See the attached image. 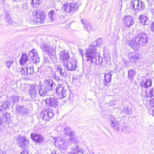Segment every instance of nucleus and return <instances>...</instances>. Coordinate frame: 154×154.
<instances>
[{"label":"nucleus","mask_w":154,"mask_h":154,"mask_svg":"<svg viewBox=\"0 0 154 154\" xmlns=\"http://www.w3.org/2000/svg\"><path fill=\"white\" fill-rule=\"evenodd\" d=\"M90 154H95L93 152H90Z\"/></svg>","instance_id":"nucleus-56"},{"label":"nucleus","mask_w":154,"mask_h":154,"mask_svg":"<svg viewBox=\"0 0 154 154\" xmlns=\"http://www.w3.org/2000/svg\"><path fill=\"white\" fill-rule=\"evenodd\" d=\"M17 140L19 143L20 146L23 147L27 146L29 145V142L25 137L20 136L17 137Z\"/></svg>","instance_id":"nucleus-18"},{"label":"nucleus","mask_w":154,"mask_h":154,"mask_svg":"<svg viewBox=\"0 0 154 154\" xmlns=\"http://www.w3.org/2000/svg\"><path fill=\"white\" fill-rule=\"evenodd\" d=\"M4 121V118L0 116V125H2L3 124Z\"/></svg>","instance_id":"nucleus-50"},{"label":"nucleus","mask_w":154,"mask_h":154,"mask_svg":"<svg viewBox=\"0 0 154 154\" xmlns=\"http://www.w3.org/2000/svg\"><path fill=\"white\" fill-rule=\"evenodd\" d=\"M67 92L63 84H59L56 86V94L60 99L66 97Z\"/></svg>","instance_id":"nucleus-6"},{"label":"nucleus","mask_w":154,"mask_h":154,"mask_svg":"<svg viewBox=\"0 0 154 154\" xmlns=\"http://www.w3.org/2000/svg\"><path fill=\"white\" fill-rule=\"evenodd\" d=\"M0 154H6L5 152L0 149Z\"/></svg>","instance_id":"nucleus-54"},{"label":"nucleus","mask_w":154,"mask_h":154,"mask_svg":"<svg viewBox=\"0 0 154 154\" xmlns=\"http://www.w3.org/2000/svg\"><path fill=\"white\" fill-rule=\"evenodd\" d=\"M28 4L26 3H24L23 4L22 8L24 10H26L27 8Z\"/></svg>","instance_id":"nucleus-49"},{"label":"nucleus","mask_w":154,"mask_h":154,"mask_svg":"<svg viewBox=\"0 0 154 154\" xmlns=\"http://www.w3.org/2000/svg\"><path fill=\"white\" fill-rule=\"evenodd\" d=\"M45 102L49 106L56 107L58 105L57 100L54 95L48 96Z\"/></svg>","instance_id":"nucleus-10"},{"label":"nucleus","mask_w":154,"mask_h":154,"mask_svg":"<svg viewBox=\"0 0 154 154\" xmlns=\"http://www.w3.org/2000/svg\"><path fill=\"white\" fill-rule=\"evenodd\" d=\"M55 84L51 79H46L43 82L42 85L41 86L43 87L44 89L48 91H51L53 89V87Z\"/></svg>","instance_id":"nucleus-9"},{"label":"nucleus","mask_w":154,"mask_h":154,"mask_svg":"<svg viewBox=\"0 0 154 154\" xmlns=\"http://www.w3.org/2000/svg\"><path fill=\"white\" fill-rule=\"evenodd\" d=\"M31 4L34 8H37L40 5L41 0H32Z\"/></svg>","instance_id":"nucleus-33"},{"label":"nucleus","mask_w":154,"mask_h":154,"mask_svg":"<svg viewBox=\"0 0 154 154\" xmlns=\"http://www.w3.org/2000/svg\"><path fill=\"white\" fill-rule=\"evenodd\" d=\"M41 117L45 121L49 120L54 116V114L52 109H44L40 113Z\"/></svg>","instance_id":"nucleus-8"},{"label":"nucleus","mask_w":154,"mask_h":154,"mask_svg":"<svg viewBox=\"0 0 154 154\" xmlns=\"http://www.w3.org/2000/svg\"><path fill=\"white\" fill-rule=\"evenodd\" d=\"M62 8L64 11L72 14L77 11L78 8V6L76 3L68 2L65 4Z\"/></svg>","instance_id":"nucleus-3"},{"label":"nucleus","mask_w":154,"mask_h":154,"mask_svg":"<svg viewBox=\"0 0 154 154\" xmlns=\"http://www.w3.org/2000/svg\"><path fill=\"white\" fill-rule=\"evenodd\" d=\"M48 17L50 20L52 21L55 19L56 15L55 14V11L54 10H51L48 13Z\"/></svg>","instance_id":"nucleus-31"},{"label":"nucleus","mask_w":154,"mask_h":154,"mask_svg":"<svg viewBox=\"0 0 154 154\" xmlns=\"http://www.w3.org/2000/svg\"><path fill=\"white\" fill-rule=\"evenodd\" d=\"M131 8L134 11H141L144 9V3L138 0H134L131 3Z\"/></svg>","instance_id":"nucleus-5"},{"label":"nucleus","mask_w":154,"mask_h":154,"mask_svg":"<svg viewBox=\"0 0 154 154\" xmlns=\"http://www.w3.org/2000/svg\"><path fill=\"white\" fill-rule=\"evenodd\" d=\"M56 151H54L52 152V153H51V154H56Z\"/></svg>","instance_id":"nucleus-55"},{"label":"nucleus","mask_w":154,"mask_h":154,"mask_svg":"<svg viewBox=\"0 0 154 154\" xmlns=\"http://www.w3.org/2000/svg\"><path fill=\"white\" fill-rule=\"evenodd\" d=\"M63 132L65 135L69 136V139L72 140H74L76 137L74 132L69 128H65L63 130Z\"/></svg>","instance_id":"nucleus-15"},{"label":"nucleus","mask_w":154,"mask_h":154,"mask_svg":"<svg viewBox=\"0 0 154 154\" xmlns=\"http://www.w3.org/2000/svg\"><path fill=\"white\" fill-rule=\"evenodd\" d=\"M102 39L100 38L92 42L90 45L89 48L87 49L95 48L100 46L103 43Z\"/></svg>","instance_id":"nucleus-21"},{"label":"nucleus","mask_w":154,"mask_h":154,"mask_svg":"<svg viewBox=\"0 0 154 154\" xmlns=\"http://www.w3.org/2000/svg\"><path fill=\"white\" fill-rule=\"evenodd\" d=\"M85 29L88 32H90L92 30L91 25L90 23H88L84 26Z\"/></svg>","instance_id":"nucleus-39"},{"label":"nucleus","mask_w":154,"mask_h":154,"mask_svg":"<svg viewBox=\"0 0 154 154\" xmlns=\"http://www.w3.org/2000/svg\"><path fill=\"white\" fill-rule=\"evenodd\" d=\"M78 77L77 76H75L73 77L72 82H73L74 81L77 80L78 79Z\"/></svg>","instance_id":"nucleus-53"},{"label":"nucleus","mask_w":154,"mask_h":154,"mask_svg":"<svg viewBox=\"0 0 154 154\" xmlns=\"http://www.w3.org/2000/svg\"><path fill=\"white\" fill-rule=\"evenodd\" d=\"M135 72L132 69H130L128 72V75L129 78L131 79L133 78V76L135 75Z\"/></svg>","instance_id":"nucleus-41"},{"label":"nucleus","mask_w":154,"mask_h":154,"mask_svg":"<svg viewBox=\"0 0 154 154\" xmlns=\"http://www.w3.org/2000/svg\"><path fill=\"white\" fill-rule=\"evenodd\" d=\"M29 56L31 58L34 63H36L39 62L40 58L38 57L37 51L36 50L33 49L30 51Z\"/></svg>","instance_id":"nucleus-16"},{"label":"nucleus","mask_w":154,"mask_h":154,"mask_svg":"<svg viewBox=\"0 0 154 154\" xmlns=\"http://www.w3.org/2000/svg\"><path fill=\"white\" fill-rule=\"evenodd\" d=\"M5 21L8 25H11L13 21L11 18L10 16L8 13L6 14L5 15Z\"/></svg>","instance_id":"nucleus-30"},{"label":"nucleus","mask_w":154,"mask_h":154,"mask_svg":"<svg viewBox=\"0 0 154 154\" xmlns=\"http://www.w3.org/2000/svg\"><path fill=\"white\" fill-rule=\"evenodd\" d=\"M151 30L153 32H154V21L152 23L150 26Z\"/></svg>","instance_id":"nucleus-51"},{"label":"nucleus","mask_w":154,"mask_h":154,"mask_svg":"<svg viewBox=\"0 0 154 154\" xmlns=\"http://www.w3.org/2000/svg\"><path fill=\"white\" fill-rule=\"evenodd\" d=\"M122 130L125 132L130 133L131 131V129L128 126H124L122 128Z\"/></svg>","instance_id":"nucleus-42"},{"label":"nucleus","mask_w":154,"mask_h":154,"mask_svg":"<svg viewBox=\"0 0 154 154\" xmlns=\"http://www.w3.org/2000/svg\"><path fill=\"white\" fill-rule=\"evenodd\" d=\"M129 59L130 62L136 64V62L139 60V56L133 54H129Z\"/></svg>","instance_id":"nucleus-23"},{"label":"nucleus","mask_w":154,"mask_h":154,"mask_svg":"<svg viewBox=\"0 0 154 154\" xmlns=\"http://www.w3.org/2000/svg\"><path fill=\"white\" fill-rule=\"evenodd\" d=\"M132 109L129 107H125L122 111V113H124L126 114H130L131 113Z\"/></svg>","instance_id":"nucleus-32"},{"label":"nucleus","mask_w":154,"mask_h":154,"mask_svg":"<svg viewBox=\"0 0 154 154\" xmlns=\"http://www.w3.org/2000/svg\"><path fill=\"white\" fill-rule=\"evenodd\" d=\"M29 150L28 147L23 148L22 152H21L20 154H29Z\"/></svg>","instance_id":"nucleus-45"},{"label":"nucleus","mask_w":154,"mask_h":154,"mask_svg":"<svg viewBox=\"0 0 154 154\" xmlns=\"http://www.w3.org/2000/svg\"><path fill=\"white\" fill-rule=\"evenodd\" d=\"M28 56L26 53L22 54V56L19 60L20 63L21 65H24L28 61Z\"/></svg>","instance_id":"nucleus-26"},{"label":"nucleus","mask_w":154,"mask_h":154,"mask_svg":"<svg viewBox=\"0 0 154 154\" xmlns=\"http://www.w3.org/2000/svg\"><path fill=\"white\" fill-rule=\"evenodd\" d=\"M112 72L110 70L108 73H106L104 76L103 82L104 85L106 86L110 85L112 75Z\"/></svg>","instance_id":"nucleus-17"},{"label":"nucleus","mask_w":154,"mask_h":154,"mask_svg":"<svg viewBox=\"0 0 154 154\" xmlns=\"http://www.w3.org/2000/svg\"><path fill=\"white\" fill-rule=\"evenodd\" d=\"M14 62V60H8L6 61V66L8 68H11V65L12 63Z\"/></svg>","instance_id":"nucleus-44"},{"label":"nucleus","mask_w":154,"mask_h":154,"mask_svg":"<svg viewBox=\"0 0 154 154\" xmlns=\"http://www.w3.org/2000/svg\"><path fill=\"white\" fill-rule=\"evenodd\" d=\"M45 13L43 11H38L33 14V17L36 19L38 23H43L44 22Z\"/></svg>","instance_id":"nucleus-11"},{"label":"nucleus","mask_w":154,"mask_h":154,"mask_svg":"<svg viewBox=\"0 0 154 154\" xmlns=\"http://www.w3.org/2000/svg\"><path fill=\"white\" fill-rule=\"evenodd\" d=\"M140 20L141 23L144 25H148L149 20V18L144 15H141L140 17Z\"/></svg>","instance_id":"nucleus-27"},{"label":"nucleus","mask_w":154,"mask_h":154,"mask_svg":"<svg viewBox=\"0 0 154 154\" xmlns=\"http://www.w3.org/2000/svg\"><path fill=\"white\" fill-rule=\"evenodd\" d=\"M9 99L11 102L13 103V104L17 102L19 99L18 97L16 95H13L10 97Z\"/></svg>","instance_id":"nucleus-34"},{"label":"nucleus","mask_w":154,"mask_h":154,"mask_svg":"<svg viewBox=\"0 0 154 154\" xmlns=\"http://www.w3.org/2000/svg\"><path fill=\"white\" fill-rule=\"evenodd\" d=\"M148 39L147 35L141 32L133 37L130 44L134 48H136L139 45H145L147 43Z\"/></svg>","instance_id":"nucleus-1"},{"label":"nucleus","mask_w":154,"mask_h":154,"mask_svg":"<svg viewBox=\"0 0 154 154\" xmlns=\"http://www.w3.org/2000/svg\"><path fill=\"white\" fill-rule=\"evenodd\" d=\"M4 118V120L5 123L6 122H9L10 121L11 116L10 114L8 113H6L3 116H2Z\"/></svg>","instance_id":"nucleus-35"},{"label":"nucleus","mask_w":154,"mask_h":154,"mask_svg":"<svg viewBox=\"0 0 154 154\" xmlns=\"http://www.w3.org/2000/svg\"><path fill=\"white\" fill-rule=\"evenodd\" d=\"M40 88L39 90V94L42 97H44L46 96L48 94L47 92L48 91L44 89L43 87L39 86Z\"/></svg>","instance_id":"nucleus-29"},{"label":"nucleus","mask_w":154,"mask_h":154,"mask_svg":"<svg viewBox=\"0 0 154 154\" xmlns=\"http://www.w3.org/2000/svg\"><path fill=\"white\" fill-rule=\"evenodd\" d=\"M29 94L30 97L32 98H34L37 96L38 90L36 89V86L35 85L32 84L31 86Z\"/></svg>","instance_id":"nucleus-19"},{"label":"nucleus","mask_w":154,"mask_h":154,"mask_svg":"<svg viewBox=\"0 0 154 154\" xmlns=\"http://www.w3.org/2000/svg\"><path fill=\"white\" fill-rule=\"evenodd\" d=\"M152 13L154 14V9L152 10Z\"/></svg>","instance_id":"nucleus-57"},{"label":"nucleus","mask_w":154,"mask_h":154,"mask_svg":"<svg viewBox=\"0 0 154 154\" xmlns=\"http://www.w3.org/2000/svg\"><path fill=\"white\" fill-rule=\"evenodd\" d=\"M5 110V109L4 108V107L2 106V105L0 106V112H3Z\"/></svg>","instance_id":"nucleus-52"},{"label":"nucleus","mask_w":154,"mask_h":154,"mask_svg":"<svg viewBox=\"0 0 154 154\" xmlns=\"http://www.w3.org/2000/svg\"><path fill=\"white\" fill-rule=\"evenodd\" d=\"M20 72L21 74L23 75L26 76L28 75V72L27 70V67L26 68H20Z\"/></svg>","instance_id":"nucleus-37"},{"label":"nucleus","mask_w":154,"mask_h":154,"mask_svg":"<svg viewBox=\"0 0 154 154\" xmlns=\"http://www.w3.org/2000/svg\"><path fill=\"white\" fill-rule=\"evenodd\" d=\"M10 105V102L8 101H7L4 102L2 106L4 107V108L6 110L8 109H9Z\"/></svg>","instance_id":"nucleus-40"},{"label":"nucleus","mask_w":154,"mask_h":154,"mask_svg":"<svg viewBox=\"0 0 154 154\" xmlns=\"http://www.w3.org/2000/svg\"><path fill=\"white\" fill-rule=\"evenodd\" d=\"M23 106H21L19 105H17L16 106V110L17 112V113H21L22 114L23 110Z\"/></svg>","instance_id":"nucleus-38"},{"label":"nucleus","mask_w":154,"mask_h":154,"mask_svg":"<svg viewBox=\"0 0 154 154\" xmlns=\"http://www.w3.org/2000/svg\"><path fill=\"white\" fill-rule=\"evenodd\" d=\"M146 97H151L152 96H154V88L150 89L146 92Z\"/></svg>","instance_id":"nucleus-36"},{"label":"nucleus","mask_w":154,"mask_h":154,"mask_svg":"<svg viewBox=\"0 0 154 154\" xmlns=\"http://www.w3.org/2000/svg\"><path fill=\"white\" fill-rule=\"evenodd\" d=\"M68 61H64L63 66L64 68L68 70L72 71L76 68V62L73 60L70 61L69 63Z\"/></svg>","instance_id":"nucleus-14"},{"label":"nucleus","mask_w":154,"mask_h":154,"mask_svg":"<svg viewBox=\"0 0 154 154\" xmlns=\"http://www.w3.org/2000/svg\"><path fill=\"white\" fill-rule=\"evenodd\" d=\"M81 22L84 24V26L88 24L87 20L85 19H83L81 20Z\"/></svg>","instance_id":"nucleus-48"},{"label":"nucleus","mask_w":154,"mask_h":154,"mask_svg":"<svg viewBox=\"0 0 154 154\" xmlns=\"http://www.w3.org/2000/svg\"><path fill=\"white\" fill-rule=\"evenodd\" d=\"M121 120L122 118L117 116H115L114 117L111 116L109 118V122L111 127L116 131H118L119 129V122Z\"/></svg>","instance_id":"nucleus-7"},{"label":"nucleus","mask_w":154,"mask_h":154,"mask_svg":"<svg viewBox=\"0 0 154 154\" xmlns=\"http://www.w3.org/2000/svg\"><path fill=\"white\" fill-rule=\"evenodd\" d=\"M69 57V53L68 51H65L60 53V58L61 60H63V62L68 61Z\"/></svg>","instance_id":"nucleus-22"},{"label":"nucleus","mask_w":154,"mask_h":154,"mask_svg":"<svg viewBox=\"0 0 154 154\" xmlns=\"http://www.w3.org/2000/svg\"><path fill=\"white\" fill-rule=\"evenodd\" d=\"M29 112V110L28 108L25 109L23 107V109L22 112V114L25 115L28 113Z\"/></svg>","instance_id":"nucleus-46"},{"label":"nucleus","mask_w":154,"mask_h":154,"mask_svg":"<svg viewBox=\"0 0 154 154\" xmlns=\"http://www.w3.org/2000/svg\"><path fill=\"white\" fill-rule=\"evenodd\" d=\"M40 47L43 52H45L47 53L51 58L55 55V52L54 48L52 46H50L46 43H43L42 45H40Z\"/></svg>","instance_id":"nucleus-4"},{"label":"nucleus","mask_w":154,"mask_h":154,"mask_svg":"<svg viewBox=\"0 0 154 154\" xmlns=\"http://www.w3.org/2000/svg\"><path fill=\"white\" fill-rule=\"evenodd\" d=\"M133 17L131 16H125L123 18V23L125 26L130 28L134 23Z\"/></svg>","instance_id":"nucleus-12"},{"label":"nucleus","mask_w":154,"mask_h":154,"mask_svg":"<svg viewBox=\"0 0 154 154\" xmlns=\"http://www.w3.org/2000/svg\"><path fill=\"white\" fill-rule=\"evenodd\" d=\"M27 70L28 73V75L33 74L34 73V71L33 67H27Z\"/></svg>","instance_id":"nucleus-43"},{"label":"nucleus","mask_w":154,"mask_h":154,"mask_svg":"<svg viewBox=\"0 0 154 154\" xmlns=\"http://www.w3.org/2000/svg\"><path fill=\"white\" fill-rule=\"evenodd\" d=\"M86 56L90 60L91 63L94 62L97 63H101L103 61L102 58L98 56L96 48L87 49Z\"/></svg>","instance_id":"nucleus-2"},{"label":"nucleus","mask_w":154,"mask_h":154,"mask_svg":"<svg viewBox=\"0 0 154 154\" xmlns=\"http://www.w3.org/2000/svg\"><path fill=\"white\" fill-rule=\"evenodd\" d=\"M151 85L152 81L149 79H145L141 82V86L145 88L150 87Z\"/></svg>","instance_id":"nucleus-24"},{"label":"nucleus","mask_w":154,"mask_h":154,"mask_svg":"<svg viewBox=\"0 0 154 154\" xmlns=\"http://www.w3.org/2000/svg\"><path fill=\"white\" fill-rule=\"evenodd\" d=\"M31 137L33 141L38 143H42L44 141L43 136L40 134L33 133L31 134Z\"/></svg>","instance_id":"nucleus-13"},{"label":"nucleus","mask_w":154,"mask_h":154,"mask_svg":"<svg viewBox=\"0 0 154 154\" xmlns=\"http://www.w3.org/2000/svg\"><path fill=\"white\" fill-rule=\"evenodd\" d=\"M32 19H31L29 23L30 24H34L37 23L38 22H37L36 19H34L33 17V16L32 17Z\"/></svg>","instance_id":"nucleus-47"},{"label":"nucleus","mask_w":154,"mask_h":154,"mask_svg":"<svg viewBox=\"0 0 154 154\" xmlns=\"http://www.w3.org/2000/svg\"><path fill=\"white\" fill-rule=\"evenodd\" d=\"M72 141L70 139H67L64 142L59 144L58 146V148L61 150L64 149L66 150L68 146L71 144V141Z\"/></svg>","instance_id":"nucleus-20"},{"label":"nucleus","mask_w":154,"mask_h":154,"mask_svg":"<svg viewBox=\"0 0 154 154\" xmlns=\"http://www.w3.org/2000/svg\"><path fill=\"white\" fill-rule=\"evenodd\" d=\"M57 71L60 73L61 76L66 78L67 77V72H65L64 70H63L62 67L60 66L57 67Z\"/></svg>","instance_id":"nucleus-25"},{"label":"nucleus","mask_w":154,"mask_h":154,"mask_svg":"<svg viewBox=\"0 0 154 154\" xmlns=\"http://www.w3.org/2000/svg\"><path fill=\"white\" fill-rule=\"evenodd\" d=\"M72 150L76 154H78L79 152H83L82 149H81L80 147L76 144L72 147Z\"/></svg>","instance_id":"nucleus-28"}]
</instances>
